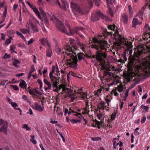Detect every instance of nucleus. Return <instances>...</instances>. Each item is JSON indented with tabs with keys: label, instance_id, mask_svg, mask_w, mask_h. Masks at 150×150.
<instances>
[{
	"label": "nucleus",
	"instance_id": "f257e3e1",
	"mask_svg": "<svg viewBox=\"0 0 150 150\" xmlns=\"http://www.w3.org/2000/svg\"><path fill=\"white\" fill-rule=\"evenodd\" d=\"M108 28L112 31L113 30L114 33L112 32H108L106 29L104 30L103 32V35H99V38H94L93 39V42L91 45V47L97 50L96 53V55L89 56L86 55V57L89 58H96L99 62L100 65L103 67L105 64V60L104 58H107V54L105 52L102 51V50H106L108 43L105 40L101 39H105L108 36H112L115 40V43L118 46L121 45L123 44H125L126 42V40L119 33L117 30V27L115 24L109 25L108 26Z\"/></svg>",
	"mask_w": 150,
	"mask_h": 150
},
{
	"label": "nucleus",
	"instance_id": "f03ea898",
	"mask_svg": "<svg viewBox=\"0 0 150 150\" xmlns=\"http://www.w3.org/2000/svg\"><path fill=\"white\" fill-rule=\"evenodd\" d=\"M128 51H129V55L130 56V60L128 63L127 67L130 71H134L137 69L139 66L141 62L140 57L143 54L142 51L137 50V52H134V54L131 55L132 52V47L129 46L127 47Z\"/></svg>",
	"mask_w": 150,
	"mask_h": 150
},
{
	"label": "nucleus",
	"instance_id": "7ed1b4c3",
	"mask_svg": "<svg viewBox=\"0 0 150 150\" xmlns=\"http://www.w3.org/2000/svg\"><path fill=\"white\" fill-rule=\"evenodd\" d=\"M51 19L55 23L56 27L62 33L69 36L73 35L75 33L78 34L79 30H82L84 29L83 28L81 27H77L73 28H71V26L69 25L68 26V27L69 32H67V30L64 26V24L62 23L57 18L53 15Z\"/></svg>",
	"mask_w": 150,
	"mask_h": 150
},
{
	"label": "nucleus",
	"instance_id": "20e7f679",
	"mask_svg": "<svg viewBox=\"0 0 150 150\" xmlns=\"http://www.w3.org/2000/svg\"><path fill=\"white\" fill-rule=\"evenodd\" d=\"M67 86L64 84H62L59 86H58V92L59 91V90H60L62 88V91L64 93H66L69 97L71 98V99L74 100L76 99V96L75 95H74L73 93L74 90L71 87L70 88L66 87Z\"/></svg>",
	"mask_w": 150,
	"mask_h": 150
},
{
	"label": "nucleus",
	"instance_id": "39448f33",
	"mask_svg": "<svg viewBox=\"0 0 150 150\" xmlns=\"http://www.w3.org/2000/svg\"><path fill=\"white\" fill-rule=\"evenodd\" d=\"M145 66L143 68L142 74L145 77L150 76V53L146 58Z\"/></svg>",
	"mask_w": 150,
	"mask_h": 150
},
{
	"label": "nucleus",
	"instance_id": "423d86ee",
	"mask_svg": "<svg viewBox=\"0 0 150 150\" xmlns=\"http://www.w3.org/2000/svg\"><path fill=\"white\" fill-rule=\"evenodd\" d=\"M105 21L109 20V18L105 15L103 14L99 11H98L93 12L91 16V20L93 22L98 21L100 19V18Z\"/></svg>",
	"mask_w": 150,
	"mask_h": 150
},
{
	"label": "nucleus",
	"instance_id": "0eeeda50",
	"mask_svg": "<svg viewBox=\"0 0 150 150\" xmlns=\"http://www.w3.org/2000/svg\"><path fill=\"white\" fill-rule=\"evenodd\" d=\"M65 53L67 54V56L70 57L73 61V62H72L70 64L71 67L75 69H76L77 66V62L78 60L76 53H74V54H72V53H68L67 52H65Z\"/></svg>",
	"mask_w": 150,
	"mask_h": 150
},
{
	"label": "nucleus",
	"instance_id": "6e6552de",
	"mask_svg": "<svg viewBox=\"0 0 150 150\" xmlns=\"http://www.w3.org/2000/svg\"><path fill=\"white\" fill-rule=\"evenodd\" d=\"M71 4L72 8L81 14L88 13L89 12L88 10H86L85 9H81L80 7L79 6L77 3L74 2H71Z\"/></svg>",
	"mask_w": 150,
	"mask_h": 150
},
{
	"label": "nucleus",
	"instance_id": "1a4fd4ad",
	"mask_svg": "<svg viewBox=\"0 0 150 150\" xmlns=\"http://www.w3.org/2000/svg\"><path fill=\"white\" fill-rule=\"evenodd\" d=\"M70 44H67L65 45L64 47L65 50L66 51V52H71V53L73 54L75 52H74L73 51L72 47H74V49H75V47H74V44L75 42V41L74 39H71L69 40Z\"/></svg>",
	"mask_w": 150,
	"mask_h": 150
},
{
	"label": "nucleus",
	"instance_id": "9d476101",
	"mask_svg": "<svg viewBox=\"0 0 150 150\" xmlns=\"http://www.w3.org/2000/svg\"><path fill=\"white\" fill-rule=\"evenodd\" d=\"M4 122V120L0 119V132H3L5 133L7 131V124Z\"/></svg>",
	"mask_w": 150,
	"mask_h": 150
},
{
	"label": "nucleus",
	"instance_id": "9b49d317",
	"mask_svg": "<svg viewBox=\"0 0 150 150\" xmlns=\"http://www.w3.org/2000/svg\"><path fill=\"white\" fill-rule=\"evenodd\" d=\"M39 10L40 11L41 14H42V16L44 18V22L46 25L47 26L49 24V21L47 18L45 12L41 8H40Z\"/></svg>",
	"mask_w": 150,
	"mask_h": 150
},
{
	"label": "nucleus",
	"instance_id": "f8f14e48",
	"mask_svg": "<svg viewBox=\"0 0 150 150\" xmlns=\"http://www.w3.org/2000/svg\"><path fill=\"white\" fill-rule=\"evenodd\" d=\"M52 83L53 91L55 92H58V86L57 83L59 81V80L57 79L54 80L52 81Z\"/></svg>",
	"mask_w": 150,
	"mask_h": 150
},
{
	"label": "nucleus",
	"instance_id": "ddd939ff",
	"mask_svg": "<svg viewBox=\"0 0 150 150\" xmlns=\"http://www.w3.org/2000/svg\"><path fill=\"white\" fill-rule=\"evenodd\" d=\"M46 56L47 57H51L52 54V52L50 46L47 48L46 50Z\"/></svg>",
	"mask_w": 150,
	"mask_h": 150
},
{
	"label": "nucleus",
	"instance_id": "4468645a",
	"mask_svg": "<svg viewBox=\"0 0 150 150\" xmlns=\"http://www.w3.org/2000/svg\"><path fill=\"white\" fill-rule=\"evenodd\" d=\"M144 7H143L142 8H143ZM144 8L141 9L138 13L137 15H136V16L137 17L140 18L142 21L143 20V14L144 13Z\"/></svg>",
	"mask_w": 150,
	"mask_h": 150
},
{
	"label": "nucleus",
	"instance_id": "2eb2a0df",
	"mask_svg": "<svg viewBox=\"0 0 150 150\" xmlns=\"http://www.w3.org/2000/svg\"><path fill=\"white\" fill-rule=\"evenodd\" d=\"M78 59L79 61H81L82 59H83L85 62L86 61V59L85 57H86V55L82 52H79L77 54Z\"/></svg>",
	"mask_w": 150,
	"mask_h": 150
},
{
	"label": "nucleus",
	"instance_id": "dca6fc26",
	"mask_svg": "<svg viewBox=\"0 0 150 150\" xmlns=\"http://www.w3.org/2000/svg\"><path fill=\"white\" fill-rule=\"evenodd\" d=\"M42 45L44 46H46V44L49 47L50 46L49 41L45 38H42L41 40Z\"/></svg>",
	"mask_w": 150,
	"mask_h": 150
},
{
	"label": "nucleus",
	"instance_id": "f3484780",
	"mask_svg": "<svg viewBox=\"0 0 150 150\" xmlns=\"http://www.w3.org/2000/svg\"><path fill=\"white\" fill-rule=\"evenodd\" d=\"M34 105L35 108H34V109L37 110L40 112L43 111V108L37 103H35L34 104Z\"/></svg>",
	"mask_w": 150,
	"mask_h": 150
},
{
	"label": "nucleus",
	"instance_id": "a211bd4d",
	"mask_svg": "<svg viewBox=\"0 0 150 150\" xmlns=\"http://www.w3.org/2000/svg\"><path fill=\"white\" fill-rule=\"evenodd\" d=\"M19 85L21 88L25 89V90L26 89L27 85L25 81L22 80L19 83Z\"/></svg>",
	"mask_w": 150,
	"mask_h": 150
},
{
	"label": "nucleus",
	"instance_id": "6ab92c4d",
	"mask_svg": "<svg viewBox=\"0 0 150 150\" xmlns=\"http://www.w3.org/2000/svg\"><path fill=\"white\" fill-rule=\"evenodd\" d=\"M139 21L137 18H134L132 22V27L136 28V25L139 24Z\"/></svg>",
	"mask_w": 150,
	"mask_h": 150
},
{
	"label": "nucleus",
	"instance_id": "aec40b11",
	"mask_svg": "<svg viewBox=\"0 0 150 150\" xmlns=\"http://www.w3.org/2000/svg\"><path fill=\"white\" fill-rule=\"evenodd\" d=\"M31 29L34 33L35 32H39L37 26L36 25H35L32 23H31Z\"/></svg>",
	"mask_w": 150,
	"mask_h": 150
},
{
	"label": "nucleus",
	"instance_id": "412c9836",
	"mask_svg": "<svg viewBox=\"0 0 150 150\" xmlns=\"http://www.w3.org/2000/svg\"><path fill=\"white\" fill-rule=\"evenodd\" d=\"M33 10L34 12L35 13L36 15L38 16V17L43 22V21L42 18L40 14V12L35 7L33 9Z\"/></svg>",
	"mask_w": 150,
	"mask_h": 150
},
{
	"label": "nucleus",
	"instance_id": "4be33fe9",
	"mask_svg": "<svg viewBox=\"0 0 150 150\" xmlns=\"http://www.w3.org/2000/svg\"><path fill=\"white\" fill-rule=\"evenodd\" d=\"M77 44L81 48L82 50L84 52H86V50L84 47L85 45L83 44L81 42H80L79 40L76 41Z\"/></svg>",
	"mask_w": 150,
	"mask_h": 150
},
{
	"label": "nucleus",
	"instance_id": "5701e85b",
	"mask_svg": "<svg viewBox=\"0 0 150 150\" xmlns=\"http://www.w3.org/2000/svg\"><path fill=\"white\" fill-rule=\"evenodd\" d=\"M122 57L123 59H120L119 60L120 61L121 63H125L124 62L126 61L127 60V59L126 55V52L125 51L122 54Z\"/></svg>",
	"mask_w": 150,
	"mask_h": 150
},
{
	"label": "nucleus",
	"instance_id": "b1692460",
	"mask_svg": "<svg viewBox=\"0 0 150 150\" xmlns=\"http://www.w3.org/2000/svg\"><path fill=\"white\" fill-rule=\"evenodd\" d=\"M122 17L123 22L127 24L128 20V15L126 14H125L124 15L122 16Z\"/></svg>",
	"mask_w": 150,
	"mask_h": 150
},
{
	"label": "nucleus",
	"instance_id": "393cba45",
	"mask_svg": "<svg viewBox=\"0 0 150 150\" xmlns=\"http://www.w3.org/2000/svg\"><path fill=\"white\" fill-rule=\"evenodd\" d=\"M79 94L80 95H78V96L79 97H81V98L82 99H85V98H87V93L83 92H81L79 93Z\"/></svg>",
	"mask_w": 150,
	"mask_h": 150
},
{
	"label": "nucleus",
	"instance_id": "a878e982",
	"mask_svg": "<svg viewBox=\"0 0 150 150\" xmlns=\"http://www.w3.org/2000/svg\"><path fill=\"white\" fill-rule=\"evenodd\" d=\"M67 6V2H62V6L61 5L60 8L64 10V11H66L67 10L66 8V7Z\"/></svg>",
	"mask_w": 150,
	"mask_h": 150
},
{
	"label": "nucleus",
	"instance_id": "bb28decb",
	"mask_svg": "<svg viewBox=\"0 0 150 150\" xmlns=\"http://www.w3.org/2000/svg\"><path fill=\"white\" fill-rule=\"evenodd\" d=\"M64 112L65 113L64 115L66 116L67 114L68 113L69 115H70L71 113V112L70 110H69L67 108L64 107Z\"/></svg>",
	"mask_w": 150,
	"mask_h": 150
},
{
	"label": "nucleus",
	"instance_id": "cd10ccee",
	"mask_svg": "<svg viewBox=\"0 0 150 150\" xmlns=\"http://www.w3.org/2000/svg\"><path fill=\"white\" fill-rule=\"evenodd\" d=\"M19 64L20 62L16 59H15L13 61V65L16 67H18L19 66L18 64Z\"/></svg>",
	"mask_w": 150,
	"mask_h": 150
},
{
	"label": "nucleus",
	"instance_id": "c85d7f7f",
	"mask_svg": "<svg viewBox=\"0 0 150 150\" xmlns=\"http://www.w3.org/2000/svg\"><path fill=\"white\" fill-rule=\"evenodd\" d=\"M44 83L47 85L48 87L50 88H52V84L50 83V82L47 79H44Z\"/></svg>",
	"mask_w": 150,
	"mask_h": 150
},
{
	"label": "nucleus",
	"instance_id": "c756f323",
	"mask_svg": "<svg viewBox=\"0 0 150 150\" xmlns=\"http://www.w3.org/2000/svg\"><path fill=\"white\" fill-rule=\"evenodd\" d=\"M117 113V110H116V112H115V111H114V112H113L111 115V120H115Z\"/></svg>",
	"mask_w": 150,
	"mask_h": 150
},
{
	"label": "nucleus",
	"instance_id": "7c9ffc66",
	"mask_svg": "<svg viewBox=\"0 0 150 150\" xmlns=\"http://www.w3.org/2000/svg\"><path fill=\"white\" fill-rule=\"evenodd\" d=\"M53 73L50 72V73L49 76L50 79L52 81L56 80L57 79V78L53 75Z\"/></svg>",
	"mask_w": 150,
	"mask_h": 150
},
{
	"label": "nucleus",
	"instance_id": "2f4dec72",
	"mask_svg": "<svg viewBox=\"0 0 150 150\" xmlns=\"http://www.w3.org/2000/svg\"><path fill=\"white\" fill-rule=\"evenodd\" d=\"M107 3L108 4V5L109 6V4L113 5L115 4V0H106Z\"/></svg>",
	"mask_w": 150,
	"mask_h": 150
},
{
	"label": "nucleus",
	"instance_id": "473e14b6",
	"mask_svg": "<svg viewBox=\"0 0 150 150\" xmlns=\"http://www.w3.org/2000/svg\"><path fill=\"white\" fill-rule=\"evenodd\" d=\"M55 51L58 54H60L61 52V50L58 45L56 46Z\"/></svg>",
	"mask_w": 150,
	"mask_h": 150
},
{
	"label": "nucleus",
	"instance_id": "72a5a7b5",
	"mask_svg": "<svg viewBox=\"0 0 150 150\" xmlns=\"http://www.w3.org/2000/svg\"><path fill=\"white\" fill-rule=\"evenodd\" d=\"M108 9L109 10V13L111 16V17H113L114 15V13H113V11L110 8V7L109 5H108Z\"/></svg>",
	"mask_w": 150,
	"mask_h": 150
},
{
	"label": "nucleus",
	"instance_id": "f704fd0d",
	"mask_svg": "<svg viewBox=\"0 0 150 150\" xmlns=\"http://www.w3.org/2000/svg\"><path fill=\"white\" fill-rule=\"evenodd\" d=\"M10 103L15 110H17V108L16 107H18V105L16 103L14 102H12L11 103Z\"/></svg>",
	"mask_w": 150,
	"mask_h": 150
},
{
	"label": "nucleus",
	"instance_id": "c9c22d12",
	"mask_svg": "<svg viewBox=\"0 0 150 150\" xmlns=\"http://www.w3.org/2000/svg\"><path fill=\"white\" fill-rule=\"evenodd\" d=\"M10 50L11 51V53H13V52L17 53V52L14 51V49L16 48V47L14 45H12L10 47Z\"/></svg>",
	"mask_w": 150,
	"mask_h": 150
},
{
	"label": "nucleus",
	"instance_id": "e433bc0d",
	"mask_svg": "<svg viewBox=\"0 0 150 150\" xmlns=\"http://www.w3.org/2000/svg\"><path fill=\"white\" fill-rule=\"evenodd\" d=\"M141 107L143 108L145 112H148V110L149 109V107H148L146 106L143 105H142Z\"/></svg>",
	"mask_w": 150,
	"mask_h": 150
},
{
	"label": "nucleus",
	"instance_id": "4c0bfd02",
	"mask_svg": "<svg viewBox=\"0 0 150 150\" xmlns=\"http://www.w3.org/2000/svg\"><path fill=\"white\" fill-rule=\"evenodd\" d=\"M16 33L17 35H18L19 36H20L23 40H25V37L22 34V33H21L19 32L18 31H17L16 32Z\"/></svg>",
	"mask_w": 150,
	"mask_h": 150
},
{
	"label": "nucleus",
	"instance_id": "58836bf2",
	"mask_svg": "<svg viewBox=\"0 0 150 150\" xmlns=\"http://www.w3.org/2000/svg\"><path fill=\"white\" fill-rule=\"evenodd\" d=\"M28 92H29L30 95H32L34 97L36 96V94L34 93V91L32 89L29 90Z\"/></svg>",
	"mask_w": 150,
	"mask_h": 150
},
{
	"label": "nucleus",
	"instance_id": "ea45409f",
	"mask_svg": "<svg viewBox=\"0 0 150 150\" xmlns=\"http://www.w3.org/2000/svg\"><path fill=\"white\" fill-rule=\"evenodd\" d=\"M35 71L36 70L35 69L34 65H33L31 67L29 73L32 74V73H33L34 71Z\"/></svg>",
	"mask_w": 150,
	"mask_h": 150
},
{
	"label": "nucleus",
	"instance_id": "a19ab883",
	"mask_svg": "<svg viewBox=\"0 0 150 150\" xmlns=\"http://www.w3.org/2000/svg\"><path fill=\"white\" fill-rule=\"evenodd\" d=\"M10 86L15 91H18L19 90L18 87L16 86L11 85H10Z\"/></svg>",
	"mask_w": 150,
	"mask_h": 150
},
{
	"label": "nucleus",
	"instance_id": "79ce46f5",
	"mask_svg": "<svg viewBox=\"0 0 150 150\" xmlns=\"http://www.w3.org/2000/svg\"><path fill=\"white\" fill-rule=\"evenodd\" d=\"M117 91L120 92H121L123 91V86H122L119 85L117 87Z\"/></svg>",
	"mask_w": 150,
	"mask_h": 150
},
{
	"label": "nucleus",
	"instance_id": "37998d69",
	"mask_svg": "<svg viewBox=\"0 0 150 150\" xmlns=\"http://www.w3.org/2000/svg\"><path fill=\"white\" fill-rule=\"evenodd\" d=\"M23 128L27 130L28 131H29L30 129V128L28 127V124H24Z\"/></svg>",
	"mask_w": 150,
	"mask_h": 150
},
{
	"label": "nucleus",
	"instance_id": "c03bdc74",
	"mask_svg": "<svg viewBox=\"0 0 150 150\" xmlns=\"http://www.w3.org/2000/svg\"><path fill=\"white\" fill-rule=\"evenodd\" d=\"M74 115L76 116L78 118L81 119L82 117L83 118V117H82L81 113H80L77 112Z\"/></svg>",
	"mask_w": 150,
	"mask_h": 150
},
{
	"label": "nucleus",
	"instance_id": "a18cd8bd",
	"mask_svg": "<svg viewBox=\"0 0 150 150\" xmlns=\"http://www.w3.org/2000/svg\"><path fill=\"white\" fill-rule=\"evenodd\" d=\"M23 12L25 13H26L27 11L28 10L27 9V8H26V7L24 3L23 2Z\"/></svg>",
	"mask_w": 150,
	"mask_h": 150
},
{
	"label": "nucleus",
	"instance_id": "49530a36",
	"mask_svg": "<svg viewBox=\"0 0 150 150\" xmlns=\"http://www.w3.org/2000/svg\"><path fill=\"white\" fill-rule=\"evenodd\" d=\"M128 8H129V14L130 16L131 17V16L132 14V8L131 6L130 5H129L128 6Z\"/></svg>",
	"mask_w": 150,
	"mask_h": 150
},
{
	"label": "nucleus",
	"instance_id": "de8ad7c7",
	"mask_svg": "<svg viewBox=\"0 0 150 150\" xmlns=\"http://www.w3.org/2000/svg\"><path fill=\"white\" fill-rule=\"evenodd\" d=\"M37 82L40 86V88H42V83L41 80L38 79L37 81Z\"/></svg>",
	"mask_w": 150,
	"mask_h": 150
},
{
	"label": "nucleus",
	"instance_id": "09e8293b",
	"mask_svg": "<svg viewBox=\"0 0 150 150\" xmlns=\"http://www.w3.org/2000/svg\"><path fill=\"white\" fill-rule=\"evenodd\" d=\"M146 117L145 116H143L142 117V119L141 122V123H144L146 121Z\"/></svg>",
	"mask_w": 150,
	"mask_h": 150
},
{
	"label": "nucleus",
	"instance_id": "8fccbe9b",
	"mask_svg": "<svg viewBox=\"0 0 150 150\" xmlns=\"http://www.w3.org/2000/svg\"><path fill=\"white\" fill-rule=\"evenodd\" d=\"M26 3L29 6L33 9L35 7V6L32 4H31L29 2L27 1Z\"/></svg>",
	"mask_w": 150,
	"mask_h": 150
},
{
	"label": "nucleus",
	"instance_id": "3c124183",
	"mask_svg": "<svg viewBox=\"0 0 150 150\" xmlns=\"http://www.w3.org/2000/svg\"><path fill=\"white\" fill-rule=\"evenodd\" d=\"M92 139L94 141H98L100 140L101 139V138L99 137H96L92 138Z\"/></svg>",
	"mask_w": 150,
	"mask_h": 150
},
{
	"label": "nucleus",
	"instance_id": "603ef678",
	"mask_svg": "<svg viewBox=\"0 0 150 150\" xmlns=\"http://www.w3.org/2000/svg\"><path fill=\"white\" fill-rule=\"evenodd\" d=\"M134 137L133 134H132L131 135V142L133 143L134 142Z\"/></svg>",
	"mask_w": 150,
	"mask_h": 150
},
{
	"label": "nucleus",
	"instance_id": "864d4df0",
	"mask_svg": "<svg viewBox=\"0 0 150 150\" xmlns=\"http://www.w3.org/2000/svg\"><path fill=\"white\" fill-rule=\"evenodd\" d=\"M9 58V54H7V53L5 54L4 57H3V58L5 59Z\"/></svg>",
	"mask_w": 150,
	"mask_h": 150
},
{
	"label": "nucleus",
	"instance_id": "5fc2aeb1",
	"mask_svg": "<svg viewBox=\"0 0 150 150\" xmlns=\"http://www.w3.org/2000/svg\"><path fill=\"white\" fill-rule=\"evenodd\" d=\"M95 121L96 122V125H97L98 126H100L102 124V123L99 122L98 121L96 120H95Z\"/></svg>",
	"mask_w": 150,
	"mask_h": 150
},
{
	"label": "nucleus",
	"instance_id": "6e6d98bb",
	"mask_svg": "<svg viewBox=\"0 0 150 150\" xmlns=\"http://www.w3.org/2000/svg\"><path fill=\"white\" fill-rule=\"evenodd\" d=\"M21 31L23 33L26 34L27 33L28 30L25 29H21Z\"/></svg>",
	"mask_w": 150,
	"mask_h": 150
},
{
	"label": "nucleus",
	"instance_id": "4d7b16f0",
	"mask_svg": "<svg viewBox=\"0 0 150 150\" xmlns=\"http://www.w3.org/2000/svg\"><path fill=\"white\" fill-rule=\"evenodd\" d=\"M94 2L96 5L97 6H99L100 5V2L99 0H97L96 1Z\"/></svg>",
	"mask_w": 150,
	"mask_h": 150
},
{
	"label": "nucleus",
	"instance_id": "13d9d810",
	"mask_svg": "<svg viewBox=\"0 0 150 150\" xmlns=\"http://www.w3.org/2000/svg\"><path fill=\"white\" fill-rule=\"evenodd\" d=\"M18 6V4H14L13 6V10L15 11L17 8Z\"/></svg>",
	"mask_w": 150,
	"mask_h": 150
},
{
	"label": "nucleus",
	"instance_id": "bf43d9fd",
	"mask_svg": "<svg viewBox=\"0 0 150 150\" xmlns=\"http://www.w3.org/2000/svg\"><path fill=\"white\" fill-rule=\"evenodd\" d=\"M9 44V37L8 38L5 42V45H8Z\"/></svg>",
	"mask_w": 150,
	"mask_h": 150
},
{
	"label": "nucleus",
	"instance_id": "052dcab7",
	"mask_svg": "<svg viewBox=\"0 0 150 150\" xmlns=\"http://www.w3.org/2000/svg\"><path fill=\"white\" fill-rule=\"evenodd\" d=\"M7 8H6L4 11L3 17L5 18L6 17V13H7Z\"/></svg>",
	"mask_w": 150,
	"mask_h": 150
},
{
	"label": "nucleus",
	"instance_id": "680f3d73",
	"mask_svg": "<svg viewBox=\"0 0 150 150\" xmlns=\"http://www.w3.org/2000/svg\"><path fill=\"white\" fill-rule=\"evenodd\" d=\"M59 108V107H57V108L56 107V105H55L54 106V111L55 112V111L56 110V112L57 113V111L58 110V109Z\"/></svg>",
	"mask_w": 150,
	"mask_h": 150
},
{
	"label": "nucleus",
	"instance_id": "e2e57ef3",
	"mask_svg": "<svg viewBox=\"0 0 150 150\" xmlns=\"http://www.w3.org/2000/svg\"><path fill=\"white\" fill-rule=\"evenodd\" d=\"M34 41V40L33 38H31L30 39V40L28 41V45H29L32 43H33Z\"/></svg>",
	"mask_w": 150,
	"mask_h": 150
},
{
	"label": "nucleus",
	"instance_id": "0e129e2a",
	"mask_svg": "<svg viewBox=\"0 0 150 150\" xmlns=\"http://www.w3.org/2000/svg\"><path fill=\"white\" fill-rule=\"evenodd\" d=\"M30 141L31 142L34 144H35L37 143V141L34 139H30Z\"/></svg>",
	"mask_w": 150,
	"mask_h": 150
},
{
	"label": "nucleus",
	"instance_id": "69168bd1",
	"mask_svg": "<svg viewBox=\"0 0 150 150\" xmlns=\"http://www.w3.org/2000/svg\"><path fill=\"white\" fill-rule=\"evenodd\" d=\"M129 90H128V89L126 90V92L125 93V95L124 96V97H127L129 95Z\"/></svg>",
	"mask_w": 150,
	"mask_h": 150
},
{
	"label": "nucleus",
	"instance_id": "338daca9",
	"mask_svg": "<svg viewBox=\"0 0 150 150\" xmlns=\"http://www.w3.org/2000/svg\"><path fill=\"white\" fill-rule=\"evenodd\" d=\"M102 116H103V114L101 113H100V114H98L97 117H98V118L99 120H100L101 119V118H102Z\"/></svg>",
	"mask_w": 150,
	"mask_h": 150
},
{
	"label": "nucleus",
	"instance_id": "774afa93",
	"mask_svg": "<svg viewBox=\"0 0 150 150\" xmlns=\"http://www.w3.org/2000/svg\"><path fill=\"white\" fill-rule=\"evenodd\" d=\"M105 104V102L103 101H101L98 105H99V106H103Z\"/></svg>",
	"mask_w": 150,
	"mask_h": 150
}]
</instances>
